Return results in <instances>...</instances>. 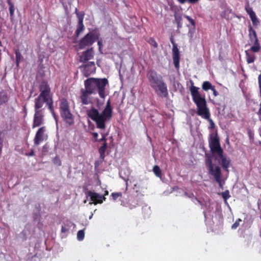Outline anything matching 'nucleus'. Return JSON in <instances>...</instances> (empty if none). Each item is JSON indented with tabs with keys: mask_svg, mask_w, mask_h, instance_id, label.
Wrapping results in <instances>:
<instances>
[{
	"mask_svg": "<svg viewBox=\"0 0 261 261\" xmlns=\"http://www.w3.org/2000/svg\"><path fill=\"white\" fill-rule=\"evenodd\" d=\"M208 146L211 154H205V166L208 174L219 184V187L223 189L226 179L222 178L221 168L219 166L214 167L212 159L214 158L215 160L217 161L223 168L227 171H228V161L223 155V150L220 146V140L217 134H211L210 135Z\"/></svg>",
	"mask_w": 261,
	"mask_h": 261,
	"instance_id": "nucleus-1",
	"label": "nucleus"
},
{
	"mask_svg": "<svg viewBox=\"0 0 261 261\" xmlns=\"http://www.w3.org/2000/svg\"><path fill=\"white\" fill-rule=\"evenodd\" d=\"M109 84L106 78H88L84 81L85 88L80 90V96L83 105H87L92 102V94H98L100 98L104 99L106 96V87Z\"/></svg>",
	"mask_w": 261,
	"mask_h": 261,
	"instance_id": "nucleus-2",
	"label": "nucleus"
},
{
	"mask_svg": "<svg viewBox=\"0 0 261 261\" xmlns=\"http://www.w3.org/2000/svg\"><path fill=\"white\" fill-rule=\"evenodd\" d=\"M191 83L192 86L190 90L192 100L197 106V114L204 119L208 120L211 123V128H213L215 124L210 118V113L208 108L207 107L206 100L204 97H201L198 91L199 88L194 86V83L192 81Z\"/></svg>",
	"mask_w": 261,
	"mask_h": 261,
	"instance_id": "nucleus-3",
	"label": "nucleus"
},
{
	"mask_svg": "<svg viewBox=\"0 0 261 261\" xmlns=\"http://www.w3.org/2000/svg\"><path fill=\"white\" fill-rule=\"evenodd\" d=\"M112 113L113 109L111 106V102L110 100H108L106 107L101 113H99L98 110L92 108L88 112V115L96 123L97 128L105 129L106 127V122L111 119Z\"/></svg>",
	"mask_w": 261,
	"mask_h": 261,
	"instance_id": "nucleus-4",
	"label": "nucleus"
},
{
	"mask_svg": "<svg viewBox=\"0 0 261 261\" xmlns=\"http://www.w3.org/2000/svg\"><path fill=\"white\" fill-rule=\"evenodd\" d=\"M147 77L150 87L159 96L167 97L168 96L167 86L161 75L153 70H150L148 72Z\"/></svg>",
	"mask_w": 261,
	"mask_h": 261,
	"instance_id": "nucleus-5",
	"label": "nucleus"
},
{
	"mask_svg": "<svg viewBox=\"0 0 261 261\" xmlns=\"http://www.w3.org/2000/svg\"><path fill=\"white\" fill-rule=\"evenodd\" d=\"M59 111L63 120L69 126L73 125V115L71 112L69 103L65 98H61L59 101Z\"/></svg>",
	"mask_w": 261,
	"mask_h": 261,
	"instance_id": "nucleus-6",
	"label": "nucleus"
},
{
	"mask_svg": "<svg viewBox=\"0 0 261 261\" xmlns=\"http://www.w3.org/2000/svg\"><path fill=\"white\" fill-rule=\"evenodd\" d=\"M40 94L35 98L34 102L41 103L42 100L53 97V94L51 92V89L49 85L46 81H43L39 86Z\"/></svg>",
	"mask_w": 261,
	"mask_h": 261,
	"instance_id": "nucleus-7",
	"label": "nucleus"
},
{
	"mask_svg": "<svg viewBox=\"0 0 261 261\" xmlns=\"http://www.w3.org/2000/svg\"><path fill=\"white\" fill-rule=\"evenodd\" d=\"M44 109H41L40 103L34 102L35 113L32 124L33 128L40 126L44 123Z\"/></svg>",
	"mask_w": 261,
	"mask_h": 261,
	"instance_id": "nucleus-8",
	"label": "nucleus"
},
{
	"mask_svg": "<svg viewBox=\"0 0 261 261\" xmlns=\"http://www.w3.org/2000/svg\"><path fill=\"white\" fill-rule=\"evenodd\" d=\"M248 37L250 43L253 44V45L251 47L250 50L253 53H257L260 50L261 47L259 42V40L258 39L256 32L255 30L253 29L251 25H249L248 27Z\"/></svg>",
	"mask_w": 261,
	"mask_h": 261,
	"instance_id": "nucleus-9",
	"label": "nucleus"
},
{
	"mask_svg": "<svg viewBox=\"0 0 261 261\" xmlns=\"http://www.w3.org/2000/svg\"><path fill=\"white\" fill-rule=\"evenodd\" d=\"M99 38L98 35L93 32H89L79 41V46L80 49L91 46Z\"/></svg>",
	"mask_w": 261,
	"mask_h": 261,
	"instance_id": "nucleus-10",
	"label": "nucleus"
},
{
	"mask_svg": "<svg viewBox=\"0 0 261 261\" xmlns=\"http://www.w3.org/2000/svg\"><path fill=\"white\" fill-rule=\"evenodd\" d=\"M83 74L85 77H88L92 73H95L96 67L94 62L89 61L80 66Z\"/></svg>",
	"mask_w": 261,
	"mask_h": 261,
	"instance_id": "nucleus-11",
	"label": "nucleus"
},
{
	"mask_svg": "<svg viewBox=\"0 0 261 261\" xmlns=\"http://www.w3.org/2000/svg\"><path fill=\"white\" fill-rule=\"evenodd\" d=\"M85 193L87 197H90V200L95 205L101 204L106 199V198L104 197V196H102L96 192L87 191H85Z\"/></svg>",
	"mask_w": 261,
	"mask_h": 261,
	"instance_id": "nucleus-12",
	"label": "nucleus"
},
{
	"mask_svg": "<svg viewBox=\"0 0 261 261\" xmlns=\"http://www.w3.org/2000/svg\"><path fill=\"white\" fill-rule=\"evenodd\" d=\"M94 57V51L93 47H91L85 51L82 52L80 56V62L85 63H87L88 61L93 59Z\"/></svg>",
	"mask_w": 261,
	"mask_h": 261,
	"instance_id": "nucleus-13",
	"label": "nucleus"
},
{
	"mask_svg": "<svg viewBox=\"0 0 261 261\" xmlns=\"http://www.w3.org/2000/svg\"><path fill=\"white\" fill-rule=\"evenodd\" d=\"M45 130V126H42L38 129L34 139L35 145H39L41 142L44 141Z\"/></svg>",
	"mask_w": 261,
	"mask_h": 261,
	"instance_id": "nucleus-14",
	"label": "nucleus"
},
{
	"mask_svg": "<svg viewBox=\"0 0 261 261\" xmlns=\"http://www.w3.org/2000/svg\"><path fill=\"white\" fill-rule=\"evenodd\" d=\"M173 60L175 68L178 70L179 68L180 54L176 44L173 45Z\"/></svg>",
	"mask_w": 261,
	"mask_h": 261,
	"instance_id": "nucleus-15",
	"label": "nucleus"
},
{
	"mask_svg": "<svg viewBox=\"0 0 261 261\" xmlns=\"http://www.w3.org/2000/svg\"><path fill=\"white\" fill-rule=\"evenodd\" d=\"M44 103L46 104V106L48 107V109L50 113H53V111H55L53 106L54 101L53 97L42 100V102L40 103L41 106V109H43L42 107Z\"/></svg>",
	"mask_w": 261,
	"mask_h": 261,
	"instance_id": "nucleus-16",
	"label": "nucleus"
},
{
	"mask_svg": "<svg viewBox=\"0 0 261 261\" xmlns=\"http://www.w3.org/2000/svg\"><path fill=\"white\" fill-rule=\"evenodd\" d=\"M9 97L7 92L4 90L0 91V106L6 103L9 100Z\"/></svg>",
	"mask_w": 261,
	"mask_h": 261,
	"instance_id": "nucleus-17",
	"label": "nucleus"
},
{
	"mask_svg": "<svg viewBox=\"0 0 261 261\" xmlns=\"http://www.w3.org/2000/svg\"><path fill=\"white\" fill-rule=\"evenodd\" d=\"M108 148L107 142H103L102 145L98 149V152L100 154V158L102 160H104L105 158L106 151Z\"/></svg>",
	"mask_w": 261,
	"mask_h": 261,
	"instance_id": "nucleus-18",
	"label": "nucleus"
},
{
	"mask_svg": "<svg viewBox=\"0 0 261 261\" xmlns=\"http://www.w3.org/2000/svg\"><path fill=\"white\" fill-rule=\"evenodd\" d=\"M246 56V61L248 64L253 63L255 59V56L254 54H250L248 51H245Z\"/></svg>",
	"mask_w": 261,
	"mask_h": 261,
	"instance_id": "nucleus-19",
	"label": "nucleus"
},
{
	"mask_svg": "<svg viewBox=\"0 0 261 261\" xmlns=\"http://www.w3.org/2000/svg\"><path fill=\"white\" fill-rule=\"evenodd\" d=\"M7 3L9 5L10 17L11 18H13L14 17V13L15 11L14 5L11 2V0H7Z\"/></svg>",
	"mask_w": 261,
	"mask_h": 261,
	"instance_id": "nucleus-20",
	"label": "nucleus"
},
{
	"mask_svg": "<svg viewBox=\"0 0 261 261\" xmlns=\"http://www.w3.org/2000/svg\"><path fill=\"white\" fill-rule=\"evenodd\" d=\"M15 54L16 55V63L17 66H18L19 63L23 60V57L19 49H16L15 51Z\"/></svg>",
	"mask_w": 261,
	"mask_h": 261,
	"instance_id": "nucleus-21",
	"label": "nucleus"
},
{
	"mask_svg": "<svg viewBox=\"0 0 261 261\" xmlns=\"http://www.w3.org/2000/svg\"><path fill=\"white\" fill-rule=\"evenodd\" d=\"M75 13L76 14V15L78 18V22H80V23H83V20H84V15H85V13L84 12H79L78 11V10L77 8L75 9Z\"/></svg>",
	"mask_w": 261,
	"mask_h": 261,
	"instance_id": "nucleus-22",
	"label": "nucleus"
},
{
	"mask_svg": "<svg viewBox=\"0 0 261 261\" xmlns=\"http://www.w3.org/2000/svg\"><path fill=\"white\" fill-rule=\"evenodd\" d=\"M85 29V27L83 23L78 22L77 29L75 31L76 37H79L81 32H82Z\"/></svg>",
	"mask_w": 261,
	"mask_h": 261,
	"instance_id": "nucleus-23",
	"label": "nucleus"
},
{
	"mask_svg": "<svg viewBox=\"0 0 261 261\" xmlns=\"http://www.w3.org/2000/svg\"><path fill=\"white\" fill-rule=\"evenodd\" d=\"M250 18L252 22V23L254 25H257L259 23V21L258 18L256 17L255 12H252L250 14Z\"/></svg>",
	"mask_w": 261,
	"mask_h": 261,
	"instance_id": "nucleus-24",
	"label": "nucleus"
},
{
	"mask_svg": "<svg viewBox=\"0 0 261 261\" xmlns=\"http://www.w3.org/2000/svg\"><path fill=\"white\" fill-rule=\"evenodd\" d=\"M153 171L157 177H162V171L159 166L155 165L153 168Z\"/></svg>",
	"mask_w": 261,
	"mask_h": 261,
	"instance_id": "nucleus-25",
	"label": "nucleus"
},
{
	"mask_svg": "<svg viewBox=\"0 0 261 261\" xmlns=\"http://www.w3.org/2000/svg\"><path fill=\"white\" fill-rule=\"evenodd\" d=\"M213 87L212 84L208 81L204 82L202 85V88L204 91H208L210 89L211 90Z\"/></svg>",
	"mask_w": 261,
	"mask_h": 261,
	"instance_id": "nucleus-26",
	"label": "nucleus"
},
{
	"mask_svg": "<svg viewBox=\"0 0 261 261\" xmlns=\"http://www.w3.org/2000/svg\"><path fill=\"white\" fill-rule=\"evenodd\" d=\"M85 237V232L84 230H80L77 233V239L79 241H82Z\"/></svg>",
	"mask_w": 261,
	"mask_h": 261,
	"instance_id": "nucleus-27",
	"label": "nucleus"
},
{
	"mask_svg": "<svg viewBox=\"0 0 261 261\" xmlns=\"http://www.w3.org/2000/svg\"><path fill=\"white\" fill-rule=\"evenodd\" d=\"M148 42L153 47L156 48L158 47V43L155 41V39L153 38H149Z\"/></svg>",
	"mask_w": 261,
	"mask_h": 261,
	"instance_id": "nucleus-28",
	"label": "nucleus"
},
{
	"mask_svg": "<svg viewBox=\"0 0 261 261\" xmlns=\"http://www.w3.org/2000/svg\"><path fill=\"white\" fill-rule=\"evenodd\" d=\"M111 196L113 198V199L114 200H116L118 197H121L122 194L121 192L112 193L111 194Z\"/></svg>",
	"mask_w": 261,
	"mask_h": 261,
	"instance_id": "nucleus-29",
	"label": "nucleus"
},
{
	"mask_svg": "<svg viewBox=\"0 0 261 261\" xmlns=\"http://www.w3.org/2000/svg\"><path fill=\"white\" fill-rule=\"evenodd\" d=\"M107 135V134L101 133V136H102L101 138H100L99 139L95 140L98 142H107V139L106 138Z\"/></svg>",
	"mask_w": 261,
	"mask_h": 261,
	"instance_id": "nucleus-30",
	"label": "nucleus"
},
{
	"mask_svg": "<svg viewBox=\"0 0 261 261\" xmlns=\"http://www.w3.org/2000/svg\"><path fill=\"white\" fill-rule=\"evenodd\" d=\"M53 162L55 164H56L58 166L61 165V161L60 160L59 158L57 156H56L54 159H53Z\"/></svg>",
	"mask_w": 261,
	"mask_h": 261,
	"instance_id": "nucleus-31",
	"label": "nucleus"
},
{
	"mask_svg": "<svg viewBox=\"0 0 261 261\" xmlns=\"http://www.w3.org/2000/svg\"><path fill=\"white\" fill-rule=\"evenodd\" d=\"M222 196L225 203L227 204V199L228 198V190H226L225 192L222 193Z\"/></svg>",
	"mask_w": 261,
	"mask_h": 261,
	"instance_id": "nucleus-32",
	"label": "nucleus"
},
{
	"mask_svg": "<svg viewBox=\"0 0 261 261\" xmlns=\"http://www.w3.org/2000/svg\"><path fill=\"white\" fill-rule=\"evenodd\" d=\"M242 220L240 219H238L235 223L231 226V228L235 229H236L240 225V222H241Z\"/></svg>",
	"mask_w": 261,
	"mask_h": 261,
	"instance_id": "nucleus-33",
	"label": "nucleus"
},
{
	"mask_svg": "<svg viewBox=\"0 0 261 261\" xmlns=\"http://www.w3.org/2000/svg\"><path fill=\"white\" fill-rule=\"evenodd\" d=\"M185 17L189 21V22L191 23L192 26H193L194 27L195 26V21L193 19H192L191 17L188 15H185Z\"/></svg>",
	"mask_w": 261,
	"mask_h": 261,
	"instance_id": "nucleus-34",
	"label": "nucleus"
},
{
	"mask_svg": "<svg viewBox=\"0 0 261 261\" xmlns=\"http://www.w3.org/2000/svg\"><path fill=\"white\" fill-rule=\"evenodd\" d=\"M104 160H102L99 158V160L96 161L94 163V167L95 168L98 167V166L100 165L101 163Z\"/></svg>",
	"mask_w": 261,
	"mask_h": 261,
	"instance_id": "nucleus-35",
	"label": "nucleus"
},
{
	"mask_svg": "<svg viewBox=\"0 0 261 261\" xmlns=\"http://www.w3.org/2000/svg\"><path fill=\"white\" fill-rule=\"evenodd\" d=\"M175 20L176 22L180 23L182 21V17L180 15H175Z\"/></svg>",
	"mask_w": 261,
	"mask_h": 261,
	"instance_id": "nucleus-36",
	"label": "nucleus"
},
{
	"mask_svg": "<svg viewBox=\"0 0 261 261\" xmlns=\"http://www.w3.org/2000/svg\"><path fill=\"white\" fill-rule=\"evenodd\" d=\"M245 9H246L247 13L249 15V16H250L251 13L254 12L251 8L246 7Z\"/></svg>",
	"mask_w": 261,
	"mask_h": 261,
	"instance_id": "nucleus-37",
	"label": "nucleus"
},
{
	"mask_svg": "<svg viewBox=\"0 0 261 261\" xmlns=\"http://www.w3.org/2000/svg\"><path fill=\"white\" fill-rule=\"evenodd\" d=\"M211 90L213 91V94L214 95V96H216L218 95V92L216 91V89L215 88V87L213 86Z\"/></svg>",
	"mask_w": 261,
	"mask_h": 261,
	"instance_id": "nucleus-38",
	"label": "nucleus"
},
{
	"mask_svg": "<svg viewBox=\"0 0 261 261\" xmlns=\"http://www.w3.org/2000/svg\"><path fill=\"white\" fill-rule=\"evenodd\" d=\"M34 155H35V153H34L33 149H31V151L27 154V155L29 156H34Z\"/></svg>",
	"mask_w": 261,
	"mask_h": 261,
	"instance_id": "nucleus-39",
	"label": "nucleus"
},
{
	"mask_svg": "<svg viewBox=\"0 0 261 261\" xmlns=\"http://www.w3.org/2000/svg\"><path fill=\"white\" fill-rule=\"evenodd\" d=\"M97 44H98V46L99 50L100 51H101V46L102 45L101 41V40L98 41V42H97Z\"/></svg>",
	"mask_w": 261,
	"mask_h": 261,
	"instance_id": "nucleus-40",
	"label": "nucleus"
},
{
	"mask_svg": "<svg viewBox=\"0 0 261 261\" xmlns=\"http://www.w3.org/2000/svg\"><path fill=\"white\" fill-rule=\"evenodd\" d=\"M51 115H53V117L57 122L58 121V116L56 114L55 111H53V113H51Z\"/></svg>",
	"mask_w": 261,
	"mask_h": 261,
	"instance_id": "nucleus-41",
	"label": "nucleus"
},
{
	"mask_svg": "<svg viewBox=\"0 0 261 261\" xmlns=\"http://www.w3.org/2000/svg\"><path fill=\"white\" fill-rule=\"evenodd\" d=\"M93 137L96 139V140H97V138L98 136V134L96 132H94V133H92V134Z\"/></svg>",
	"mask_w": 261,
	"mask_h": 261,
	"instance_id": "nucleus-42",
	"label": "nucleus"
},
{
	"mask_svg": "<svg viewBox=\"0 0 261 261\" xmlns=\"http://www.w3.org/2000/svg\"><path fill=\"white\" fill-rule=\"evenodd\" d=\"M199 0H188V2L191 4H195L197 3Z\"/></svg>",
	"mask_w": 261,
	"mask_h": 261,
	"instance_id": "nucleus-43",
	"label": "nucleus"
},
{
	"mask_svg": "<svg viewBox=\"0 0 261 261\" xmlns=\"http://www.w3.org/2000/svg\"><path fill=\"white\" fill-rule=\"evenodd\" d=\"M176 23L177 24L178 28H181L182 27V22H180V23L176 22Z\"/></svg>",
	"mask_w": 261,
	"mask_h": 261,
	"instance_id": "nucleus-44",
	"label": "nucleus"
},
{
	"mask_svg": "<svg viewBox=\"0 0 261 261\" xmlns=\"http://www.w3.org/2000/svg\"><path fill=\"white\" fill-rule=\"evenodd\" d=\"M180 4H184L188 0H177Z\"/></svg>",
	"mask_w": 261,
	"mask_h": 261,
	"instance_id": "nucleus-45",
	"label": "nucleus"
},
{
	"mask_svg": "<svg viewBox=\"0 0 261 261\" xmlns=\"http://www.w3.org/2000/svg\"><path fill=\"white\" fill-rule=\"evenodd\" d=\"M170 41L172 43V44H173V45H174V44H176V43H175L174 39L172 37H171L170 38Z\"/></svg>",
	"mask_w": 261,
	"mask_h": 261,
	"instance_id": "nucleus-46",
	"label": "nucleus"
},
{
	"mask_svg": "<svg viewBox=\"0 0 261 261\" xmlns=\"http://www.w3.org/2000/svg\"><path fill=\"white\" fill-rule=\"evenodd\" d=\"M61 230H62V232H65L67 230V229L64 226H62Z\"/></svg>",
	"mask_w": 261,
	"mask_h": 261,
	"instance_id": "nucleus-47",
	"label": "nucleus"
},
{
	"mask_svg": "<svg viewBox=\"0 0 261 261\" xmlns=\"http://www.w3.org/2000/svg\"><path fill=\"white\" fill-rule=\"evenodd\" d=\"M108 194H109V192L108 191H106L105 192V194L103 196H104V197H105V196L108 195Z\"/></svg>",
	"mask_w": 261,
	"mask_h": 261,
	"instance_id": "nucleus-48",
	"label": "nucleus"
},
{
	"mask_svg": "<svg viewBox=\"0 0 261 261\" xmlns=\"http://www.w3.org/2000/svg\"><path fill=\"white\" fill-rule=\"evenodd\" d=\"M225 141L226 143L228 144V136L226 137Z\"/></svg>",
	"mask_w": 261,
	"mask_h": 261,
	"instance_id": "nucleus-49",
	"label": "nucleus"
},
{
	"mask_svg": "<svg viewBox=\"0 0 261 261\" xmlns=\"http://www.w3.org/2000/svg\"><path fill=\"white\" fill-rule=\"evenodd\" d=\"M258 79H261V73L260 74H259V75L258 76Z\"/></svg>",
	"mask_w": 261,
	"mask_h": 261,
	"instance_id": "nucleus-50",
	"label": "nucleus"
}]
</instances>
